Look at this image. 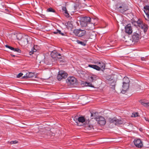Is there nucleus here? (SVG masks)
<instances>
[{
    "mask_svg": "<svg viewBox=\"0 0 149 149\" xmlns=\"http://www.w3.org/2000/svg\"><path fill=\"white\" fill-rule=\"evenodd\" d=\"M133 143L138 148H141L143 146L142 142L140 139H135Z\"/></svg>",
    "mask_w": 149,
    "mask_h": 149,
    "instance_id": "nucleus-5",
    "label": "nucleus"
},
{
    "mask_svg": "<svg viewBox=\"0 0 149 149\" xmlns=\"http://www.w3.org/2000/svg\"><path fill=\"white\" fill-rule=\"evenodd\" d=\"M78 122L79 123H83L85 121V118L83 116H80L78 118Z\"/></svg>",
    "mask_w": 149,
    "mask_h": 149,
    "instance_id": "nucleus-18",
    "label": "nucleus"
},
{
    "mask_svg": "<svg viewBox=\"0 0 149 149\" xmlns=\"http://www.w3.org/2000/svg\"><path fill=\"white\" fill-rule=\"evenodd\" d=\"M26 77H33L34 75V74L32 72H28L26 73Z\"/></svg>",
    "mask_w": 149,
    "mask_h": 149,
    "instance_id": "nucleus-19",
    "label": "nucleus"
},
{
    "mask_svg": "<svg viewBox=\"0 0 149 149\" xmlns=\"http://www.w3.org/2000/svg\"><path fill=\"white\" fill-rule=\"evenodd\" d=\"M68 84L70 86H74L76 84L77 80L74 77L71 76L68 77L66 80Z\"/></svg>",
    "mask_w": 149,
    "mask_h": 149,
    "instance_id": "nucleus-2",
    "label": "nucleus"
},
{
    "mask_svg": "<svg viewBox=\"0 0 149 149\" xmlns=\"http://www.w3.org/2000/svg\"><path fill=\"white\" fill-rule=\"evenodd\" d=\"M6 47H7V48H8L9 49H10V50H13V49H14V48L12 47H11V46H9L8 45H6Z\"/></svg>",
    "mask_w": 149,
    "mask_h": 149,
    "instance_id": "nucleus-34",
    "label": "nucleus"
},
{
    "mask_svg": "<svg viewBox=\"0 0 149 149\" xmlns=\"http://www.w3.org/2000/svg\"><path fill=\"white\" fill-rule=\"evenodd\" d=\"M20 35H21V36L22 35H21V34H17V38H18V39H19V40H20V39L21 38H18V36H20Z\"/></svg>",
    "mask_w": 149,
    "mask_h": 149,
    "instance_id": "nucleus-38",
    "label": "nucleus"
},
{
    "mask_svg": "<svg viewBox=\"0 0 149 149\" xmlns=\"http://www.w3.org/2000/svg\"><path fill=\"white\" fill-rule=\"evenodd\" d=\"M86 84H87V85L88 86L91 87H94L93 86V85L90 82H86Z\"/></svg>",
    "mask_w": 149,
    "mask_h": 149,
    "instance_id": "nucleus-30",
    "label": "nucleus"
},
{
    "mask_svg": "<svg viewBox=\"0 0 149 149\" xmlns=\"http://www.w3.org/2000/svg\"><path fill=\"white\" fill-rule=\"evenodd\" d=\"M116 118H110L109 119V121L110 123H114L115 124L116 121Z\"/></svg>",
    "mask_w": 149,
    "mask_h": 149,
    "instance_id": "nucleus-25",
    "label": "nucleus"
},
{
    "mask_svg": "<svg viewBox=\"0 0 149 149\" xmlns=\"http://www.w3.org/2000/svg\"><path fill=\"white\" fill-rule=\"evenodd\" d=\"M141 58V60H142V61L144 60L143 59V58Z\"/></svg>",
    "mask_w": 149,
    "mask_h": 149,
    "instance_id": "nucleus-43",
    "label": "nucleus"
},
{
    "mask_svg": "<svg viewBox=\"0 0 149 149\" xmlns=\"http://www.w3.org/2000/svg\"><path fill=\"white\" fill-rule=\"evenodd\" d=\"M74 120L75 122L77 124V125H79L78 124V118L77 117L75 116L74 118Z\"/></svg>",
    "mask_w": 149,
    "mask_h": 149,
    "instance_id": "nucleus-33",
    "label": "nucleus"
},
{
    "mask_svg": "<svg viewBox=\"0 0 149 149\" xmlns=\"http://www.w3.org/2000/svg\"><path fill=\"white\" fill-rule=\"evenodd\" d=\"M62 10L64 12L65 11H66V8L65 7H63L62 8Z\"/></svg>",
    "mask_w": 149,
    "mask_h": 149,
    "instance_id": "nucleus-36",
    "label": "nucleus"
},
{
    "mask_svg": "<svg viewBox=\"0 0 149 149\" xmlns=\"http://www.w3.org/2000/svg\"><path fill=\"white\" fill-rule=\"evenodd\" d=\"M53 33L55 34H58L61 35L62 36H65V33H62L60 30L57 29L56 31L54 32Z\"/></svg>",
    "mask_w": 149,
    "mask_h": 149,
    "instance_id": "nucleus-17",
    "label": "nucleus"
},
{
    "mask_svg": "<svg viewBox=\"0 0 149 149\" xmlns=\"http://www.w3.org/2000/svg\"><path fill=\"white\" fill-rule=\"evenodd\" d=\"M89 79L91 82H93L95 81L97 79L98 77L95 75L92 74L89 77Z\"/></svg>",
    "mask_w": 149,
    "mask_h": 149,
    "instance_id": "nucleus-13",
    "label": "nucleus"
},
{
    "mask_svg": "<svg viewBox=\"0 0 149 149\" xmlns=\"http://www.w3.org/2000/svg\"><path fill=\"white\" fill-rule=\"evenodd\" d=\"M123 121L121 120L118 119L116 118V121L115 122V124L116 125H118L119 124H121L123 123Z\"/></svg>",
    "mask_w": 149,
    "mask_h": 149,
    "instance_id": "nucleus-21",
    "label": "nucleus"
},
{
    "mask_svg": "<svg viewBox=\"0 0 149 149\" xmlns=\"http://www.w3.org/2000/svg\"><path fill=\"white\" fill-rule=\"evenodd\" d=\"M65 15L67 17H69V15L68 13H67L66 14H65Z\"/></svg>",
    "mask_w": 149,
    "mask_h": 149,
    "instance_id": "nucleus-37",
    "label": "nucleus"
},
{
    "mask_svg": "<svg viewBox=\"0 0 149 149\" xmlns=\"http://www.w3.org/2000/svg\"><path fill=\"white\" fill-rule=\"evenodd\" d=\"M13 51L14 52H15L18 53H20L21 52V50L19 49V48H14V49H13Z\"/></svg>",
    "mask_w": 149,
    "mask_h": 149,
    "instance_id": "nucleus-27",
    "label": "nucleus"
},
{
    "mask_svg": "<svg viewBox=\"0 0 149 149\" xmlns=\"http://www.w3.org/2000/svg\"><path fill=\"white\" fill-rule=\"evenodd\" d=\"M89 127H90V128H89V129H91V127H90L89 126Z\"/></svg>",
    "mask_w": 149,
    "mask_h": 149,
    "instance_id": "nucleus-44",
    "label": "nucleus"
},
{
    "mask_svg": "<svg viewBox=\"0 0 149 149\" xmlns=\"http://www.w3.org/2000/svg\"><path fill=\"white\" fill-rule=\"evenodd\" d=\"M64 13H65V14H66L67 13H68V11H67V10H66V11H65L64 12Z\"/></svg>",
    "mask_w": 149,
    "mask_h": 149,
    "instance_id": "nucleus-39",
    "label": "nucleus"
},
{
    "mask_svg": "<svg viewBox=\"0 0 149 149\" xmlns=\"http://www.w3.org/2000/svg\"><path fill=\"white\" fill-rule=\"evenodd\" d=\"M146 119V121H147V120H147V119Z\"/></svg>",
    "mask_w": 149,
    "mask_h": 149,
    "instance_id": "nucleus-45",
    "label": "nucleus"
},
{
    "mask_svg": "<svg viewBox=\"0 0 149 149\" xmlns=\"http://www.w3.org/2000/svg\"><path fill=\"white\" fill-rule=\"evenodd\" d=\"M123 83H127V84H129L130 82V80L127 77H124L123 79Z\"/></svg>",
    "mask_w": 149,
    "mask_h": 149,
    "instance_id": "nucleus-20",
    "label": "nucleus"
},
{
    "mask_svg": "<svg viewBox=\"0 0 149 149\" xmlns=\"http://www.w3.org/2000/svg\"><path fill=\"white\" fill-rule=\"evenodd\" d=\"M23 74L22 73H19L18 75H17V78H19L21 77L22 75Z\"/></svg>",
    "mask_w": 149,
    "mask_h": 149,
    "instance_id": "nucleus-35",
    "label": "nucleus"
},
{
    "mask_svg": "<svg viewBox=\"0 0 149 149\" xmlns=\"http://www.w3.org/2000/svg\"><path fill=\"white\" fill-rule=\"evenodd\" d=\"M143 8L145 9L144 10H145L146 12H147L146 11L148 10L149 11V6H144Z\"/></svg>",
    "mask_w": 149,
    "mask_h": 149,
    "instance_id": "nucleus-29",
    "label": "nucleus"
},
{
    "mask_svg": "<svg viewBox=\"0 0 149 149\" xmlns=\"http://www.w3.org/2000/svg\"><path fill=\"white\" fill-rule=\"evenodd\" d=\"M37 50L35 49L34 47L32 48L31 51L29 52V54L30 55H31L33 54V53L36 52Z\"/></svg>",
    "mask_w": 149,
    "mask_h": 149,
    "instance_id": "nucleus-24",
    "label": "nucleus"
},
{
    "mask_svg": "<svg viewBox=\"0 0 149 149\" xmlns=\"http://www.w3.org/2000/svg\"><path fill=\"white\" fill-rule=\"evenodd\" d=\"M139 102L143 106L149 109V102H147L141 100H140Z\"/></svg>",
    "mask_w": 149,
    "mask_h": 149,
    "instance_id": "nucleus-14",
    "label": "nucleus"
},
{
    "mask_svg": "<svg viewBox=\"0 0 149 149\" xmlns=\"http://www.w3.org/2000/svg\"><path fill=\"white\" fill-rule=\"evenodd\" d=\"M77 42L78 43V44H80L81 45H83V46H85L86 44V41H85V42H82V41H80L78 40H77Z\"/></svg>",
    "mask_w": 149,
    "mask_h": 149,
    "instance_id": "nucleus-22",
    "label": "nucleus"
},
{
    "mask_svg": "<svg viewBox=\"0 0 149 149\" xmlns=\"http://www.w3.org/2000/svg\"><path fill=\"white\" fill-rule=\"evenodd\" d=\"M28 37H27V38H26V41H27V42L28 43Z\"/></svg>",
    "mask_w": 149,
    "mask_h": 149,
    "instance_id": "nucleus-40",
    "label": "nucleus"
},
{
    "mask_svg": "<svg viewBox=\"0 0 149 149\" xmlns=\"http://www.w3.org/2000/svg\"><path fill=\"white\" fill-rule=\"evenodd\" d=\"M140 27L141 29L143 30L144 32H146L147 30L148 29V26L147 24L144 23Z\"/></svg>",
    "mask_w": 149,
    "mask_h": 149,
    "instance_id": "nucleus-16",
    "label": "nucleus"
},
{
    "mask_svg": "<svg viewBox=\"0 0 149 149\" xmlns=\"http://www.w3.org/2000/svg\"><path fill=\"white\" fill-rule=\"evenodd\" d=\"M47 11L49 12H54L55 10L51 8H50L47 9Z\"/></svg>",
    "mask_w": 149,
    "mask_h": 149,
    "instance_id": "nucleus-31",
    "label": "nucleus"
},
{
    "mask_svg": "<svg viewBox=\"0 0 149 149\" xmlns=\"http://www.w3.org/2000/svg\"><path fill=\"white\" fill-rule=\"evenodd\" d=\"M125 32L128 34H131L132 32V30L131 25L128 24L125 27Z\"/></svg>",
    "mask_w": 149,
    "mask_h": 149,
    "instance_id": "nucleus-8",
    "label": "nucleus"
},
{
    "mask_svg": "<svg viewBox=\"0 0 149 149\" xmlns=\"http://www.w3.org/2000/svg\"><path fill=\"white\" fill-rule=\"evenodd\" d=\"M140 38L139 34L137 33H135L132 36L133 40L134 42H137Z\"/></svg>",
    "mask_w": 149,
    "mask_h": 149,
    "instance_id": "nucleus-9",
    "label": "nucleus"
},
{
    "mask_svg": "<svg viewBox=\"0 0 149 149\" xmlns=\"http://www.w3.org/2000/svg\"><path fill=\"white\" fill-rule=\"evenodd\" d=\"M68 74L63 70L59 71L57 77V79L58 81L65 79L67 77Z\"/></svg>",
    "mask_w": 149,
    "mask_h": 149,
    "instance_id": "nucleus-3",
    "label": "nucleus"
},
{
    "mask_svg": "<svg viewBox=\"0 0 149 149\" xmlns=\"http://www.w3.org/2000/svg\"><path fill=\"white\" fill-rule=\"evenodd\" d=\"M88 66L98 71H100V68L99 66L96 65L89 64L88 65Z\"/></svg>",
    "mask_w": 149,
    "mask_h": 149,
    "instance_id": "nucleus-15",
    "label": "nucleus"
},
{
    "mask_svg": "<svg viewBox=\"0 0 149 149\" xmlns=\"http://www.w3.org/2000/svg\"><path fill=\"white\" fill-rule=\"evenodd\" d=\"M98 123L101 125H104L106 124L104 118L102 116H98L95 118Z\"/></svg>",
    "mask_w": 149,
    "mask_h": 149,
    "instance_id": "nucleus-6",
    "label": "nucleus"
},
{
    "mask_svg": "<svg viewBox=\"0 0 149 149\" xmlns=\"http://www.w3.org/2000/svg\"><path fill=\"white\" fill-rule=\"evenodd\" d=\"M73 33L76 36L78 37H82L86 34L85 30L81 29H75L73 31Z\"/></svg>",
    "mask_w": 149,
    "mask_h": 149,
    "instance_id": "nucleus-4",
    "label": "nucleus"
},
{
    "mask_svg": "<svg viewBox=\"0 0 149 149\" xmlns=\"http://www.w3.org/2000/svg\"><path fill=\"white\" fill-rule=\"evenodd\" d=\"M94 63L95 64L98 65L100 68H102L104 69L105 67V64L102 62L101 61H99L97 62H95Z\"/></svg>",
    "mask_w": 149,
    "mask_h": 149,
    "instance_id": "nucleus-10",
    "label": "nucleus"
},
{
    "mask_svg": "<svg viewBox=\"0 0 149 149\" xmlns=\"http://www.w3.org/2000/svg\"><path fill=\"white\" fill-rule=\"evenodd\" d=\"M51 55L52 58H61V57H58V56H60L61 54H58L55 51H53L51 52Z\"/></svg>",
    "mask_w": 149,
    "mask_h": 149,
    "instance_id": "nucleus-11",
    "label": "nucleus"
},
{
    "mask_svg": "<svg viewBox=\"0 0 149 149\" xmlns=\"http://www.w3.org/2000/svg\"><path fill=\"white\" fill-rule=\"evenodd\" d=\"M116 10L120 13H124L128 9V6L123 3H118L116 6Z\"/></svg>",
    "mask_w": 149,
    "mask_h": 149,
    "instance_id": "nucleus-1",
    "label": "nucleus"
},
{
    "mask_svg": "<svg viewBox=\"0 0 149 149\" xmlns=\"http://www.w3.org/2000/svg\"><path fill=\"white\" fill-rule=\"evenodd\" d=\"M141 58V60H142V61L144 60L143 59V58Z\"/></svg>",
    "mask_w": 149,
    "mask_h": 149,
    "instance_id": "nucleus-42",
    "label": "nucleus"
},
{
    "mask_svg": "<svg viewBox=\"0 0 149 149\" xmlns=\"http://www.w3.org/2000/svg\"><path fill=\"white\" fill-rule=\"evenodd\" d=\"M138 116V113L137 112L133 113H132V117H137Z\"/></svg>",
    "mask_w": 149,
    "mask_h": 149,
    "instance_id": "nucleus-28",
    "label": "nucleus"
},
{
    "mask_svg": "<svg viewBox=\"0 0 149 149\" xmlns=\"http://www.w3.org/2000/svg\"><path fill=\"white\" fill-rule=\"evenodd\" d=\"M141 58V60H142V61L144 60L143 59V58Z\"/></svg>",
    "mask_w": 149,
    "mask_h": 149,
    "instance_id": "nucleus-41",
    "label": "nucleus"
},
{
    "mask_svg": "<svg viewBox=\"0 0 149 149\" xmlns=\"http://www.w3.org/2000/svg\"><path fill=\"white\" fill-rule=\"evenodd\" d=\"M81 24H84V26H86L88 22L91 21V18L89 17H85L82 18Z\"/></svg>",
    "mask_w": 149,
    "mask_h": 149,
    "instance_id": "nucleus-7",
    "label": "nucleus"
},
{
    "mask_svg": "<svg viewBox=\"0 0 149 149\" xmlns=\"http://www.w3.org/2000/svg\"><path fill=\"white\" fill-rule=\"evenodd\" d=\"M149 122V121H148Z\"/></svg>",
    "mask_w": 149,
    "mask_h": 149,
    "instance_id": "nucleus-46",
    "label": "nucleus"
},
{
    "mask_svg": "<svg viewBox=\"0 0 149 149\" xmlns=\"http://www.w3.org/2000/svg\"><path fill=\"white\" fill-rule=\"evenodd\" d=\"M18 141L16 140L12 141L10 142V144H15L17 143Z\"/></svg>",
    "mask_w": 149,
    "mask_h": 149,
    "instance_id": "nucleus-32",
    "label": "nucleus"
},
{
    "mask_svg": "<svg viewBox=\"0 0 149 149\" xmlns=\"http://www.w3.org/2000/svg\"><path fill=\"white\" fill-rule=\"evenodd\" d=\"M144 12L145 13L146 15V17L145 16H144L146 19L149 21V14H148V13L146 12L145 10H144Z\"/></svg>",
    "mask_w": 149,
    "mask_h": 149,
    "instance_id": "nucleus-26",
    "label": "nucleus"
},
{
    "mask_svg": "<svg viewBox=\"0 0 149 149\" xmlns=\"http://www.w3.org/2000/svg\"><path fill=\"white\" fill-rule=\"evenodd\" d=\"M129 87V84L123 83V89L122 92L123 93L128 89Z\"/></svg>",
    "mask_w": 149,
    "mask_h": 149,
    "instance_id": "nucleus-12",
    "label": "nucleus"
},
{
    "mask_svg": "<svg viewBox=\"0 0 149 149\" xmlns=\"http://www.w3.org/2000/svg\"><path fill=\"white\" fill-rule=\"evenodd\" d=\"M136 23H137L138 26H139L140 27L144 23L142 21L140 20H138V21L136 22Z\"/></svg>",
    "mask_w": 149,
    "mask_h": 149,
    "instance_id": "nucleus-23",
    "label": "nucleus"
}]
</instances>
